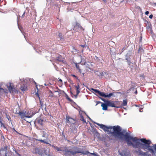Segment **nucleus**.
Returning a JSON list of instances; mask_svg holds the SVG:
<instances>
[{"instance_id": "nucleus-54", "label": "nucleus", "mask_w": 156, "mask_h": 156, "mask_svg": "<svg viewBox=\"0 0 156 156\" xmlns=\"http://www.w3.org/2000/svg\"><path fill=\"white\" fill-rule=\"evenodd\" d=\"M140 112H142V110H141L140 111Z\"/></svg>"}, {"instance_id": "nucleus-11", "label": "nucleus", "mask_w": 156, "mask_h": 156, "mask_svg": "<svg viewBox=\"0 0 156 156\" xmlns=\"http://www.w3.org/2000/svg\"><path fill=\"white\" fill-rule=\"evenodd\" d=\"M44 122L43 119L41 118H37L35 120V123L41 126H43V122Z\"/></svg>"}, {"instance_id": "nucleus-28", "label": "nucleus", "mask_w": 156, "mask_h": 156, "mask_svg": "<svg viewBox=\"0 0 156 156\" xmlns=\"http://www.w3.org/2000/svg\"><path fill=\"white\" fill-rule=\"evenodd\" d=\"M81 62L82 63V65H86V63L85 60H83V59H81Z\"/></svg>"}, {"instance_id": "nucleus-30", "label": "nucleus", "mask_w": 156, "mask_h": 156, "mask_svg": "<svg viewBox=\"0 0 156 156\" xmlns=\"http://www.w3.org/2000/svg\"><path fill=\"white\" fill-rule=\"evenodd\" d=\"M126 60L127 61V62H129V63L130 62V61L129 60V57H128L127 55H126Z\"/></svg>"}, {"instance_id": "nucleus-55", "label": "nucleus", "mask_w": 156, "mask_h": 156, "mask_svg": "<svg viewBox=\"0 0 156 156\" xmlns=\"http://www.w3.org/2000/svg\"><path fill=\"white\" fill-rule=\"evenodd\" d=\"M140 112H142V110H141L140 111Z\"/></svg>"}, {"instance_id": "nucleus-51", "label": "nucleus", "mask_w": 156, "mask_h": 156, "mask_svg": "<svg viewBox=\"0 0 156 156\" xmlns=\"http://www.w3.org/2000/svg\"><path fill=\"white\" fill-rule=\"evenodd\" d=\"M137 93V90H136L135 92V93H136V94Z\"/></svg>"}, {"instance_id": "nucleus-1", "label": "nucleus", "mask_w": 156, "mask_h": 156, "mask_svg": "<svg viewBox=\"0 0 156 156\" xmlns=\"http://www.w3.org/2000/svg\"><path fill=\"white\" fill-rule=\"evenodd\" d=\"M134 145L133 147L135 148H139L143 149L145 152H143L141 151L140 149L136 151L138 155L142 156H150L151 154H148L149 152L151 154L154 153L156 151V144H153V146L150 145L151 142L149 140H146L145 138H142L140 139H137L136 137Z\"/></svg>"}, {"instance_id": "nucleus-52", "label": "nucleus", "mask_w": 156, "mask_h": 156, "mask_svg": "<svg viewBox=\"0 0 156 156\" xmlns=\"http://www.w3.org/2000/svg\"><path fill=\"white\" fill-rule=\"evenodd\" d=\"M31 122V121L30 122H29V121H27V122H29V123H30Z\"/></svg>"}, {"instance_id": "nucleus-17", "label": "nucleus", "mask_w": 156, "mask_h": 156, "mask_svg": "<svg viewBox=\"0 0 156 156\" xmlns=\"http://www.w3.org/2000/svg\"><path fill=\"white\" fill-rule=\"evenodd\" d=\"M35 151L36 153H37L40 155H41V156H42L43 154L42 150L39 148H36Z\"/></svg>"}, {"instance_id": "nucleus-34", "label": "nucleus", "mask_w": 156, "mask_h": 156, "mask_svg": "<svg viewBox=\"0 0 156 156\" xmlns=\"http://www.w3.org/2000/svg\"><path fill=\"white\" fill-rule=\"evenodd\" d=\"M72 76L73 77H75L76 79H78V77L77 76H75V75H72Z\"/></svg>"}, {"instance_id": "nucleus-40", "label": "nucleus", "mask_w": 156, "mask_h": 156, "mask_svg": "<svg viewBox=\"0 0 156 156\" xmlns=\"http://www.w3.org/2000/svg\"><path fill=\"white\" fill-rule=\"evenodd\" d=\"M25 12H24L23 14V15H22V17H23L24 15H25Z\"/></svg>"}, {"instance_id": "nucleus-45", "label": "nucleus", "mask_w": 156, "mask_h": 156, "mask_svg": "<svg viewBox=\"0 0 156 156\" xmlns=\"http://www.w3.org/2000/svg\"><path fill=\"white\" fill-rule=\"evenodd\" d=\"M1 90H3V91H4V89H3V88H0V91Z\"/></svg>"}, {"instance_id": "nucleus-32", "label": "nucleus", "mask_w": 156, "mask_h": 156, "mask_svg": "<svg viewBox=\"0 0 156 156\" xmlns=\"http://www.w3.org/2000/svg\"><path fill=\"white\" fill-rule=\"evenodd\" d=\"M104 74L103 72H101L100 73L99 75H100V76H104Z\"/></svg>"}, {"instance_id": "nucleus-37", "label": "nucleus", "mask_w": 156, "mask_h": 156, "mask_svg": "<svg viewBox=\"0 0 156 156\" xmlns=\"http://www.w3.org/2000/svg\"><path fill=\"white\" fill-rule=\"evenodd\" d=\"M153 17V15L152 14H151L149 16V17L150 19H152Z\"/></svg>"}, {"instance_id": "nucleus-29", "label": "nucleus", "mask_w": 156, "mask_h": 156, "mask_svg": "<svg viewBox=\"0 0 156 156\" xmlns=\"http://www.w3.org/2000/svg\"><path fill=\"white\" fill-rule=\"evenodd\" d=\"M147 29L148 30H151V25H148L147 27Z\"/></svg>"}, {"instance_id": "nucleus-16", "label": "nucleus", "mask_w": 156, "mask_h": 156, "mask_svg": "<svg viewBox=\"0 0 156 156\" xmlns=\"http://www.w3.org/2000/svg\"><path fill=\"white\" fill-rule=\"evenodd\" d=\"M74 87L76 88L77 94H79L80 92V84L79 82H77L76 85L74 86Z\"/></svg>"}, {"instance_id": "nucleus-39", "label": "nucleus", "mask_w": 156, "mask_h": 156, "mask_svg": "<svg viewBox=\"0 0 156 156\" xmlns=\"http://www.w3.org/2000/svg\"><path fill=\"white\" fill-rule=\"evenodd\" d=\"M80 46L83 47V48H84V47H86V46L84 45H80Z\"/></svg>"}, {"instance_id": "nucleus-41", "label": "nucleus", "mask_w": 156, "mask_h": 156, "mask_svg": "<svg viewBox=\"0 0 156 156\" xmlns=\"http://www.w3.org/2000/svg\"><path fill=\"white\" fill-rule=\"evenodd\" d=\"M15 152L16 154H17L19 156H21L16 151H15Z\"/></svg>"}, {"instance_id": "nucleus-20", "label": "nucleus", "mask_w": 156, "mask_h": 156, "mask_svg": "<svg viewBox=\"0 0 156 156\" xmlns=\"http://www.w3.org/2000/svg\"><path fill=\"white\" fill-rule=\"evenodd\" d=\"M66 123L70 122L73 123H74L72 121L73 120L74 121L75 119L73 118H66Z\"/></svg>"}, {"instance_id": "nucleus-44", "label": "nucleus", "mask_w": 156, "mask_h": 156, "mask_svg": "<svg viewBox=\"0 0 156 156\" xmlns=\"http://www.w3.org/2000/svg\"><path fill=\"white\" fill-rule=\"evenodd\" d=\"M52 0H47V2H51V1H52Z\"/></svg>"}, {"instance_id": "nucleus-15", "label": "nucleus", "mask_w": 156, "mask_h": 156, "mask_svg": "<svg viewBox=\"0 0 156 156\" xmlns=\"http://www.w3.org/2000/svg\"><path fill=\"white\" fill-rule=\"evenodd\" d=\"M119 108L122 107L123 106H126L127 105V101L126 100H123L122 102L121 101H119Z\"/></svg>"}, {"instance_id": "nucleus-19", "label": "nucleus", "mask_w": 156, "mask_h": 156, "mask_svg": "<svg viewBox=\"0 0 156 156\" xmlns=\"http://www.w3.org/2000/svg\"><path fill=\"white\" fill-rule=\"evenodd\" d=\"M3 151L4 152V153L5 154V156H7V155L8 154V151L7 150V148L6 147H5L3 148H2L0 150V152Z\"/></svg>"}, {"instance_id": "nucleus-33", "label": "nucleus", "mask_w": 156, "mask_h": 156, "mask_svg": "<svg viewBox=\"0 0 156 156\" xmlns=\"http://www.w3.org/2000/svg\"><path fill=\"white\" fill-rule=\"evenodd\" d=\"M1 127L3 126L4 128H5V126L3 123H1Z\"/></svg>"}, {"instance_id": "nucleus-10", "label": "nucleus", "mask_w": 156, "mask_h": 156, "mask_svg": "<svg viewBox=\"0 0 156 156\" xmlns=\"http://www.w3.org/2000/svg\"><path fill=\"white\" fill-rule=\"evenodd\" d=\"M100 98L103 101H104L105 102V103H103L101 105V106L102 107V109L104 110H106L108 109V105L107 104V102L104 99L102 98Z\"/></svg>"}, {"instance_id": "nucleus-21", "label": "nucleus", "mask_w": 156, "mask_h": 156, "mask_svg": "<svg viewBox=\"0 0 156 156\" xmlns=\"http://www.w3.org/2000/svg\"><path fill=\"white\" fill-rule=\"evenodd\" d=\"M27 87L26 85H23L20 87V89L22 91H25L27 90Z\"/></svg>"}, {"instance_id": "nucleus-38", "label": "nucleus", "mask_w": 156, "mask_h": 156, "mask_svg": "<svg viewBox=\"0 0 156 156\" xmlns=\"http://www.w3.org/2000/svg\"><path fill=\"white\" fill-rule=\"evenodd\" d=\"M58 79L59 80V81L61 82V84H62V80H61L59 78H58Z\"/></svg>"}, {"instance_id": "nucleus-43", "label": "nucleus", "mask_w": 156, "mask_h": 156, "mask_svg": "<svg viewBox=\"0 0 156 156\" xmlns=\"http://www.w3.org/2000/svg\"><path fill=\"white\" fill-rule=\"evenodd\" d=\"M78 94H77V93H76V95H75V97L76 98H77V96L78 95Z\"/></svg>"}, {"instance_id": "nucleus-53", "label": "nucleus", "mask_w": 156, "mask_h": 156, "mask_svg": "<svg viewBox=\"0 0 156 156\" xmlns=\"http://www.w3.org/2000/svg\"><path fill=\"white\" fill-rule=\"evenodd\" d=\"M80 117H83V115H80Z\"/></svg>"}, {"instance_id": "nucleus-47", "label": "nucleus", "mask_w": 156, "mask_h": 156, "mask_svg": "<svg viewBox=\"0 0 156 156\" xmlns=\"http://www.w3.org/2000/svg\"><path fill=\"white\" fill-rule=\"evenodd\" d=\"M46 156H51V155H50V154H46Z\"/></svg>"}, {"instance_id": "nucleus-9", "label": "nucleus", "mask_w": 156, "mask_h": 156, "mask_svg": "<svg viewBox=\"0 0 156 156\" xmlns=\"http://www.w3.org/2000/svg\"><path fill=\"white\" fill-rule=\"evenodd\" d=\"M51 146L54 149H55L57 151H63L64 153V154L66 155L65 154V151H67V150L65 149V147H58L57 146H54L53 145H52Z\"/></svg>"}, {"instance_id": "nucleus-48", "label": "nucleus", "mask_w": 156, "mask_h": 156, "mask_svg": "<svg viewBox=\"0 0 156 156\" xmlns=\"http://www.w3.org/2000/svg\"><path fill=\"white\" fill-rule=\"evenodd\" d=\"M8 118V119L9 120H11V118L10 117H9V118Z\"/></svg>"}, {"instance_id": "nucleus-6", "label": "nucleus", "mask_w": 156, "mask_h": 156, "mask_svg": "<svg viewBox=\"0 0 156 156\" xmlns=\"http://www.w3.org/2000/svg\"><path fill=\"white\" fill-rule=\"evenodd\" d=\"M107 104L108 107L119 108V101H113L111 100H106Z\"/></svg>"}, {"instance_id": "nucleus-25", "label": "nucleus", "mask_w": 156, "mask_h": 156, "mask_svg": "<svg viewBox=\"0 0 156 156\" xmlns=\"http://www.w3.org/2000/svg\"><path fill=\"white\" fill-rule=\"evenodd\" d=\"M37 95L38 97L39 100H40V105H41V107H42L43 106V102H42L40 99V98L39 97V95L37 93L36 94Z\"/></svg>"}, {"instance_id": "nucleus-57", "label": "nucleus", "mask_w": 156, "mask_h": 156, "mask_svg": "<svg viewBox=\"0 0 156 156\" xmlns=\"http://www.w3.org/2000/svg\"><path fill=\"white\" fill-rule=\"evenodd\" d=\"M155 5H156V3H155Z\"/></svg>"}, {"instance_id": "nucleus-46", "label": "nucleus", "mask_w": 156, "mask_h": 156, "mask_svg": "<svg viewBox=\"0 0 156 156\" xmlns=\"http://www.w3.org/2000/svg\"><path fill=\"white\" fill-rule=\"evenodd\" d=\"M125 50L124 48H123L122 50V52H123Z\"/></svg>"}, {"instance_id": "nucleus-49", "label": "nucleus", "mask_w": 156, "mask_h": 156, "mask_svg": "<svg viewBox=\"0 0 156 156\" xmlns=\"http://www.w3.org/2000/svg\"><path fill=\"white\" fill-rule=\"evenodd\" d=\"M26 118H26H22H22ZM24 119V120H26V119Z\"/></svg>"}, {"instance_id": "nucleus-13", "label": "nucleus", "mask_w": 156, "mask_h": 156, "mask_svg": "<svg viewBox=\"0 0 156 156\" xmlns=\"http://www.w3.org/2000/svg\"><path fill=\"white\" fill-rule=\"evenodd\" d=\"M97 124L101 128L103 129L105 131H107L110 128L111 129V128H110L109 127L103 124H101L98 123H97Z\"/></svg>"}, {"instance_id": "nucleus-36", "label": "nucleus", "mask_w": 156, "mask_h": 156, "mask_svg": "<svg viewBox=\"0 0 156 156\" xmlns=\"http://www.w3.org/2000/svg\"><path fill=\"white\" fill-rule=\"evenodd\" d=\"M149 12L148 11H147L146 12H145V15H148V14H149Z\"/></svg>"}, {"instance_id": "nucleus-27", "label": "nucleus", "mask_w": 156, "mask_h": 156, "mask_svg": "<svg viewBox=\"0 0 156 156\" xmlns=\"http://www.w3.org/2000/svg\"><path fill=\"white\" fill-rule=\"evenodd\" d=\"M66 95V98L69 101H72V100L68 96L65 92H64Z\"/></svg>"}, {"instance_id": "nucleus-14", "label": "nucleus", "mask_w": 156, "mask_h": 156, "mask_svg": "<svg viewBox=\"0 0 156 156\" xmlns=\"http://www.w3.org/2000/svg\"><path fill=\"white\" fill-rule=\"evenodd\" d=\"M83 29V28L80 25V24L77 22H76L74 25V27L73 28V30H75V31H77L78 29Z\"/></svg>"}, {"instance_id": "nucleus-23", "label": "nucleus", "mask_w": 156, "mask_h": 156, "mask_svg": "<svg viewBox=\"0 0 156 156\" xmlns=\"http://www.w3.org/2000/svg\"><path fill=\"white\" fill-rule=\"evenodd\" d=\"M56 60L60 62H63V60L62 59V56L60 55L57 58Z\"/></svg>"}, {"instance_id": "nucleus-24", "label": "nucleus", "mask_w": 156, "mask_h": 156, "mask_svg": "<svg viewBox=\"0 0 156 156\" xmlns=\"http://www.w3.org/2000/svg\"><path fill=\"white\" fill-rule=\"evenodd\" d=\"M56 89L57 90H54V92H58L60 94L61 93V92H64V91L63 90H61L59 89L58 87H57Z\"/></svg>"}, {"instance_id": "nucleus-35", "label": "nucleus", "mask_w": 156, "mask_h": 156, "mask_svg": "<svg viewBox=\"0 0 156 156\" xmlns=\"http://www.w3.org/2000/svg\"><path fill=\"white\" fill-rule=\"evenodd\" d=\"M86 67H87L88 68L90 69V66H89V65H88L87 64L86 65Z\"/></svg>"}, {"instance_id": "nucleus-8", "label": "nucleus", "mask_w": 156, "mask_h": 156, "mask_svg": "<svg viewBox=\"0 0 156 156\" xmlns=\"http://www.w3.org/2000/svg\"><path fill=\"white\" fill-rule=\"evenodd\" d=\"M37 129L40 130H42V131L41 132V133L42 134V136L43 137H45L47 138L49 136L48 131L47 130L44 129H43L42 128H38Z\"/></svg>"}, {"instance_id": "nucleus-56", "label": "nucleus", "mask_w": 156, "mask_h": 156, "mask_svg": "<svg viewBox=\"0 0 156 156\" xmlns=\"http://www.w3.org/2000/svg\"><path fill=\"white\" fill-rule=\"evenodd\" d=\"M87 117H89L88 116H87Z\"/></svg>"}, {"instance_id": "nucleus-31", "label": "nucleus", "mask_w": 156, "mask_h": 156, "mask_svg": "<svg viewBox=\"0 0 156 156\" xmlns=\"http://www.w3.org/2000/svg\"><path fill=\"white\" fill-rule=\"evenodd\" d=\"M58 35L59 37V38L60 40L62 39L63 38L62 36V34L61 33H59Z\"/></svg>"}, {"instance_id": "nucleus-3", "label": "nucleus", "mask_w": 156, "mask_h": 156, "mask_svg": "<svg viewBox=\"0 0 156 156\" xmlns=\"http://www.w3.org/2000/svg\"><path fill=\"white\" fill-rule=\"evenodd\" d=\"M75 151H66L65 154L67 155L68 154H72L73 155H74L76 154L77 153H81L83 154L84 155H88L89 156L90 154H93L94 155H95V154L94 153H90L88 151H82L80 150V149L77 147H74L73 149Z\"/></svg>"}, {"instance_id": "nucleus-5", "label": "nucleus", "mask_w": 156, "mask_h": 156, "mask_svg": "<svg viewBox=\"0 0 156 156\" xmlns=\"http://www.w3.org/2000/svg\"><path fill=\"white\" fill-rule=\"evenodd\" d=\"M91 90L94 91L96 93L99 94L100 96L104 97L105 98H110L112 96H113V93H110L106 95V94L104 93L101 92L100 91L98 90H97L93 88H91Z\"/></svg>"}, {"instance_id": "nucleus-42", "label": "nucleus", "mask_w": 156, "mask_h": 156, "mask_svg": "<svg viewBox=\"0 0 156 156\" xmlns=\"http://www.w3.org/2000/svg\"><path fill=\"white\" fill-rule=\"evenodd\" d=\"M1 118H0V123L1 124V123H3L2 122V119H1Z\"/></svg>"}, {"instance_id": "nucleus-2", "label": "nucleus", "mask_w": 156, "mask_h": 156, "mask_svg": "<svg viewBox=\"0 0 156 156\" xmlns=\"http://www.w3.org/2000/svg\"><path fill=\"white\" fill-rule=\"evenodd\" d=\"M109 127L111 129H109L107 132L112 134L115 138H117L121 140H125L128 145H132L133 147L136 137L131 136L129 132H127L126 130L121 131V128L119 126Z\"/></svg>"}, {"instance_id": "nucleus-7", "label": "nucleus", "mask_w": 156, "mask_h": 156, "mask_svg": "<svg viewBox=\"0 0 156 156\" xmlns=\"http://www.w3.org/2000/svg\"><path fill=\"white\" fill-rule=\"evenodd\" d=\"M9 92L11 93H18V90L15 88L13 84L9 83V85L7 87Z\"/></svg>"}, {"instance_id": "nucleus-26", "label": "nucleus", "mask_w": 156, "mask_h": 156, "mask_svg": "<svg viewBox=\"0 0 156 156\" xmlns=\"http://www.w3.org/2000/svg\"><path fill=\"white\" fill-rule=\"evenodd\" d=\"M49 91L50 93L48 97L51 98L54 97L55 95L50 90H49Z\"/></svg>"}, {"instance_id": "nucleus-50", "label": "nucleus", "mask_w": 156, "mask_h": 156, "mask_svg": "<svg viewBox=\"0 0 156 156\" xmlns=\"http://www.w3.org/2000/svg\"><path fill=\"white\" fill-rule=\"evenodd\" d=\"M104 2H106V0H103Z\"/></svg>"}, {"instance_id": "nucleus-4", "label": "nucleus", "mask_w": 156, "mask_h": 156, "mask_svg": "<svg viewBox=\"0 0 156 156\" xmlns=\"http://www.w3.org/2000/svg\"><path fill=\"white\" fill-rule=\"evenodd\" d=\"M18 114L19 116L22 117H31L35 113L32 112L31 110H24L19 111Z\"/></svg>"}, {"instance_id": "nucleus-22", "label": "nucleus", "mask_w": 156, "mask_h": 156, "mask_svg": "<svg viewBox=\"0 0 156 156\" xmlns=\"http://www.w3.org/2000/svg\"><path fill=\"white\" fill-rule=\"evenodd\" d=\"M80 63H76L75 64L76 66V69L78 70V71L80 73H81V69L80 68Z\"/></svg>"}, {"instance_id": "nucleus-18", "label": "nucleus", "mask_w": 156, "mask_h": 156, "mask_svg": "<svg viewBox=\"0 0 156 156\" xmlns=\"http://www.w3.org/2000/svg\"><path fill=\"white\" fill-rule=\"evenodd\" d=\"M38 141L41 142H43L46 144H49V143L48 142H46V141L45 140H41V139H34V142L35 143H37V142Z\"/></svg>"}, {"instance_id": "nucleus-12", "label": "nucleus", "mask_w": 156, "mask_h": 156, "mask_svg": "<svg viewBox=\"0 0 156 156\" xmlns=\"http://www.w3.org/2000/svg\"><path fill=\"white\" fill-rule=\"evenodd\" d=\"M118 152L120 156H131L130 153L126 151H123L122 152L119 151Z\"/></svg>"}]
</instances>
